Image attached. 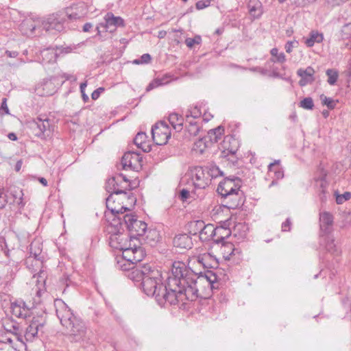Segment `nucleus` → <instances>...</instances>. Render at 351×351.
Wrapping results in <instances>:
<instances>
[{
  "label": "nucleus",
  "mask_w": 351,
  "mask_h": 351,
  "mask_svg": "<svg viewBox=\"0 0 351 351\" xmlns=\"http://www.w3.org/2000/svg\"><path fill=\"white\" fill-rule=\"evenodd\" d=\"M173 243L174 247L181 249H190L193 245L192 239L187 234H177L174 237Z\"/></svg>",
  "instance_id": "aec40b11"
},
{
  "label": "nucleus",
  "mask_w": 351,
  "mask_h": 351,
  "mask_svg": "<svg viewBox=\"0 0 351 351\" xmlns=\"http://www.w3.org/2000/svg\"><path fill=\"white\" fill-rule=\"evenodd\" d=\"M7 202L6 195L3 194V189L0 187V210L5 206Z\"/></svg>",
  "instance_id": "5fc2aeb1"
},
{
  "label": "nucleus",
  "mask_w": 351,
  "mask_h": 351,
  "mask_svg": "<svg viewBox=\"0 0 351 351\" xmlns=\"http://www.w3.org/2000/svg\"><path fill=\"white\" fill-rule=\"evenodd\" d=\"M319 221L321 230L324 233H328L329 232L330 227L333 223L332 215L328 212H324L320 214Z\"/></svg>",
  "instance_id": "393cba45"
},
{
  "label": "nucleus",
  "mask_w": 351,
  "mask_h": 351,
  "mask_svg": "<svg viewBox=\"0 0 351 351\" xmlns=\"http://www.w3.org/2000/svg\"><path fill=\"white\" fill-rule=\"evenodd\" d=\"M300 106L306 110H312L314 104L311 97H305L300 103Z\"/></svg>",
  "instance_id": "49530a36"
},
{
  "label": "nucleus",
  "mask_w": 351,
  "mask_h": 351,
  "mask_svg": "<svg viewBox=\"0 0 351 351\" xmlns=\"http://www.w3.org/2000/svg\"><path fill=\"white\" fill-rule=\"evenodd\" d=\"M46 323L45 317L38 315L34 317L26 328L25 338L27 341H33L38 336L39 332H43V329Z\"/></svg>",
  "instance_id": "9b49d317"
},
{
  "label": "nucleus",
  "mask_w": 351,
  "mask_h": 351,
  "mask_svg": "<svg viewBox=\"0 0 351 351\" xmlns=\"http://www.w3.org/2000/svg\"><path fill=\"white\" fill-rule=\"evenodd\" d=\"M324 247L326 251L334 256H338L340 250L335 243V240L330 236H326L324 238Z\"/></svg>",
  "instance_id": "c756f323"
},
{
  "label": "nucleus",
  "mask_w": 351,
  "mask_h": 351,
  "mask_svg": "<svg viewBox=\"0 0 351 351\" xmlns=\"http://www.w3.org/2000/svg\"><path fill=\"white\" fill-rule=\"evenodd\" d=\"M231 234L230 230L223 227L215 228V237L213 241L216 243H223L226 238L228 237Z\"/></svg>",
  "instance_id": "a878e982"
},
{
  "label": "nucleus",
  "mask_w": 351,
  "mask_h": 351,
  "mask_svg": "<svg viewBox=\"0 0 351 351\" xmlns=\"http://www.w3.org/2000/svg\"><path fill=\"white\" fill-rule=\"evenodd\" d=\"M114 201L112 195H110L106 199V207L109 210H110V212L112 214L123 213L128 210V208L125 206H121L119 208L113 207L112 206H111V203H114Z\"/></svg>",
  "instance_id": "f704fd0d"
},
{
  "label": "nucleus",
  "mask_w": 351,
  "mask_h": 351,
  "mask_svg": "<svg viewBox=\"0 0 351 351\" xmlns=\"http://www.w3.org/2000/svg\"><path fill=\"white\" fill-rule=\"evenodd\" d=\"M121 176H115L108 179L106 182V190L110 195L126 194V186L122 185L121 182Z\"/></svg>",
  "instance_id": "f3484780"
},
{
  "label": "nucleus",
  "mask_w": 351,
  "mask_h": 351,
  "mask_svg": "<svg viewBox=\"0 0 351 351\" xmlns=\"http://www.w3.org/2000/svg\"><path fill=\"white\" fill-rule=\"evenodd\" d=\"M128 278L140 282L144 293L148 296H154L160 306L177 304L175 293L171 292L168 284L162 285L161 274L154 265L140 264L133 267L128 273Z\"/></svg>",
  "instance_id": "f03ea898"
},
{
  "label": "nucleus",
  "mask_w": 351,
  "mask_h": 351,
  "mask_svg": "<svg viewBox=\"0 0 351 351\" xmlns=\"http://www.w3.org/2000/svg\"><path fill=\"white\" fill-rule=\"evenodd\" d=\"M12 313L16 317L26 319L32 314L29 308L23 300H16L11 304Z\"/></svg>",
  "instance_id": "a211bd4d"
},
{
  "label": "nucleus",
  "mask_w": 351,
  "mask_h": 351,
  "mask_svg": "<svg viewBox=\"0 0 351 351\" xmlns=\"http://www.w3.org/2000/svg\"><path fill=\"white\" fill-rule=\"evenodd\" d=\"M147 227L146 223L137 220V221H134V225H131V229L129 231L134 239L135 236L143 237L147 231Z\"/></svg>",
  "instance_id": "b1692460"
},
{
  "label": "nucleus",
  "mask_w": 351,
  "mask_h": 351,
  "mask_svg": "<svg viewBox=\"0 0 351 351\" xmlns=\"http://www.w3.org/2000/svg\"><path fill=\"white\" fill-rule=\"evenodd\" d=\"M124 20L121 16H115L112 12H107L104 17V22L99 23L96 27L97 35L101 36V32H108L112 33L119 27H124Z\"/></svg>",
  "instance_id": "423d86ee"
},
{
  "label": "nucleus",
  "mask_w": 351,
  "mask_h": 351,
  "mask_svg": "<svg viewBox=\"0 0 351 351\" xmlns=\"http://www.w3.org/2000/svg\"><path fill=\"white\" fill-rule=\"evenodd\" d=\"M212 258L210 254H204L203 256L198 258V262L202 264L204 267H214L218 265L217 261L215 260L213 261V264H208V261Z\"/></svg>",
  "instance_id": "58836bf2"
},
{
  "label": "nucleus",
  "mask_w": 351,
  "mask_h": 351,
  "mask_svg": "<svg viewBox=\"0 0 351 351\" xmlns=\"http://www.w3.org/2000/svg\"><path fill=\"white\" fill-rule=\"evenodd\" d=\"M280 163V160H276L273 162L270 163L268 165V170H269V172H272L273 171V169L276 168V165H279Z\"/></svg>",
  "instance_id": "e2e57ef3"
},
{
  "label": "nucleus",
  "mask_w": 351,
  "mask_h": 351,
  "mask_svg": "<svg viewBox=\"0 0 351 351\" xmlns=\"http://www.w3.org/2000/svg\"><path fill=\"white\" fill-rule=\"evenodd\" d=\"M202 117H203V120L205 122H208V121H210L211 119V118H213V116L210 113L205 112L204 113V114L202 115Z\"/></svg>",
  "instance_id": "338daca9"
},
{
  "label": "nucleus",
  "mask_w": 351,
  "mask_h": 351,
  "mask_svg": "<svg viewBox=\"0 0 351 351\" xmlns=\"http://www.w3.org/2000/svg\"><path fill=\"white\" fill-rule=\"evenodd\" d=\"M66 15L64 12L60 11L48 16L42 23L43 29L46 32H62L64 29Z\"/></svg>",
  "instance_id": "6e6552de"
},
{
  "label": "nucleus",
  "mask_w": 351,
  "mask_h": 351,
  "mask_svg": "<svg viewBox=\"0 0 351 351\" xmlns=\"http://www.w3.org/2000/svg\"><path fill=\"white\" fill-rule=\"evenodd\" d=\"M119 219V221L114 226L108 227L109 245L111 247L120 250L125 247H128V245L133 241V237L128 236L127 234L121 232L118 226H121L122 223Z\"/></svg>",
  "instance_id": "20e7f679"
},
{
  "label": "nucleus",
  "mask_w": 351,
  "mask_h": 351,
  "mask_svg": "<svg viewBox=\"0 0 351 351\" xmlns=\"http://www.w3.org/2000/svg\"><path fill=\"white\" fill-rule=\"evenodd\" d=\"M297 74L301 77L299 81V84L301 86H304L308 84H311L315 80L313 77L315 70L311 66H308L306 69H298Z\"/></svg>",
  "instance_id": "6ab92c4d"
},
{
  "label": "nucleus",
  "mask_w": 351,
  "mask_h": 351,
  "mask_svg": "<svg viewBox=\"0 0 351 351\" xmlns=\"http://www.w3.org/2000/svg\"><path fill=\"white\" fill-rule=\"evenodd\" d=\"M123 220L128 230L131 229V225H134V221H137V219L132 215H125Z\"/></svg>",
  "instance_id": "de8ad7c7"
},
{
  "label": "nucleus",
  "mask_w": 351,
  "mask_h": 351,
  "mask_svg": "<svg viewBox=\"0 0 351 351\" xmlns=\"http://www.w3.org/2000/svg\"><path fill=\"white\" fill-rule=\"evenodd\" d=\"M202 116L200 107L197 106H191L186 112V121L193 120L199 118Z\"/></svg>",
  "instance_id": "72a5a7b5"
},
{
  "label": "nucleus",
  "mask_w": 351,
  "mask_h": 351,
  "mask_svg": "<svg viewBox=\"0 0 351 351\" xmlns=\"http://www.w3.org/2000/svg\"><path fill=\"white\" fill-rule=\"evenodd\" d=\"M191 178L195 189H204L209 186L211 182L207 168L195 167L191 171Z\"/></svg>",
  "instance_id": "9d476101"
},
{
  "label": "nucleus",
  "mask_w": 351,
  "mask_h": 351,
  "mask_svg": "<svg viewBox=\"0 0 351 351\" xmlns=\"http://www.w3.org/2000/svg\"><path fill=\"white\" fill-rule=\"evenodd\" d=\"M217 277L212 271L207 270L203 274L194 272L186 264L176 261L172 265L171 276L168 278V286L171 293H175L177 304L185 300L193 301L198 298V287L207 286L213 289Z\"/></svg>",
  "instance_id": "f257e3e1"
},
{
  "label": "nucleus",
  "mask_w": 351,
  "mask_h": 351,
  "mask_svg": "<svg viewBox=\"0 0 351 351\" xmlns=\"http://www.w3.org/2000/svg\"><path fill=\"white\" fill-rule=\"evenodd\" d=\"M320 99L322 104L326 106L330 110L334 109L338 102V101H335L332 98L328 97L324 95H322Z\"/></svg>",
  "instance_id": "37998d69"
},
{
  "label": "nucleus",
  "mask_w": 351,
  "mask_h": 351,
  "mask_svg": "<svg viewBox=\"0 0 351 351\" xmlns=\"http://www.w3.org/2000/svg\"><path fill=\"white\" fill-rule=\"evenodd\" d=\"M51 121L46 116H40L27 122L29 128L32 133L40 138L49 137L53 131Z\"/></svg>",
  "instance_id": "39448f33"
},
{
  "label": "nucleus",
  "mask_w": 351,
  "mask_h": 351,
  "mask_svg": "<svg viewBox=\"0 0 351 351\" xmlns=\"http://www.w3.org/2000/svg\"><path fill=\"white\" fill-rule=\"evenodd\" d=\"M304 43L308 47H313L315 43H321L324 40V35L318 31L312 30L306 37L303 38Z\"/></svg>",
  "instance_id": "4be33fe9"
},
{
  "label": "nucleus",
  "mask_w": 351,
  "mask_h": 351,
  "mask_svg": "<svg viewBox=\"0 0 351 351\" xmlns=\"http://www.w3.org/2000/svg\"><path fill=\"white\" fill-rule=\"evenodd\" d=\"M202 38L200 36H195L194 38H187L185 40L186 46L189 48H192L195 45H199L201 43Z\"/></svg>",
  "instance_id": "09e8293b"
},
{
  "label": "nucleus",
  "mask_w": 351,
  "mask_h": 351,
  "mask_svg": "<svg viewBox=\"0 0 351 351\" xmlns=\"http://www.w3.org/2000/svg\"><path fill=\"white\" fill-rule=\"evenodd\" d=\"M142 156L135 152H128L121 158V165L123 169H131L138 171L143 166Z\"/></svg>",
  "instance_id": "f8f14e48"
},
{
  "label": "nucleus",
  "mask_w": 351,
  "mask_h": 351,
  "mask_svg": "<svg viewBox=\"0 0 351 351\" xmlns=\"http://www.w3.org/2000/svg\"><path fill=\"white\" fill-rule=\"evenodd\" d=\"M221 252L223 254V257L226 260H230V257L235 254V252H238V250L235 249L234 245L232 243L226 242L222 243Z\"/></svg>",
  "instance_id": "7c9ffc66"
},
{
  "label": "nucleus",
  "mask_w": 351,
  "mask_h": 351,
  "mask_svg": "<svg viewBox=\"0 0 351 351\" xmlns=\"http://www.w3.org/2000/svg\"><path fill=\"white\" fill-rule=\"evenodd\" d=\"M117 176H121V182L122 185L126 186L127 189L128 186H129V180L126 178L125 176L123 175L122 173L117 174Z\"/></svg>",
  "instance_id": "0e129e2a"
},
{
  "label": "nucleus",
  "mask_w": 351,
  "mask_h": 351,
  "mask_svg": "<svg viewBox=\"0 0 351 351\" xmlns=\"http://www.w3.org/2000/svg\"><path fill=\"white\" fill-rule=\"evenodd\" d=\"M65 328L68 330V339L71 343H79L84 348L90 344L92 332L81 318L75 319Z\"/></svg>",
  "instance_id": "7ed1b4c3"
},
{
  "label": "nucleus",
  "mask_w": 351,
  "mask_h": 351,
  "mask_svg": "<svg viewBox=\"0 0 351 351\" xmlns=\"http://www.w3.org/2000/svg\"><path fill=\"white\" fill-rule=\"evenodd\" d=\"M169 122L178 132H180L182 129L183 126V118L177 113H171L169 116Z\"/></svg>",
  "instance_id": "2f4dec72"
},
{
  "label": "nucleus",
  "mask_w": 351,
  "mask_h": 351,
  "mask_svg": "<svg viewBox=\"0 0 351 351\" xmlns=\"http://www.w3.org/2000/svg\"><path fill=\"white\" fill-rule=\"evenodd\" d=\"M143 239L145 242L153 247L155 246L160 239L159 232L156 229H150L145 232Z\"/></svg>",
  "instance_id": "5701e85b"
},
{
  "label": "nucleus",
  "mask_w": 351,
  "mask_h": 351,
  "mask_svg": "<svg viewBox=\"0 0 351 351\" xmlns=\"http://www.w3.org/2000/svg\"><path fill=\"white\" fill-rule=\"evenodd\" d=\"M240 182L241 180L238 178H227L219 184L217 191L221 197L227 196L228 193L237 191V190L240 189Z\"/></svg>",
  "instance_id": "4468645a"
},
{
  "label": "nucleus",
  "mask_w": 351,
  "mask_h": 351,
  "mask_svg": "<svg viewBox=\"0 0 351 351\" xmlns=\"http://www.w3.org/2000/svg\"><path fill=\"white\" fill-rule=\"evenodd\" d=\"M200 239L202 240L213 239L215 237V227L213 224H206L202 231L199 232Z\"/></svg>",
  "instance_id": "473e14b6"
},
{
  "label": "nucleus",
  "mask_w": 351,
  "mask_h": 351,
  "mask_svg": "<svg viewBox=\"0 0 351 351\" xmlns=\"http://www.w3.org/2000/svg\"><path fill=\"white\" fill-rule=\"evenodd\" d=\"M328 171L325 169L324 165L322 164H320L317 171L315 176L314 181L315 186L319 188L321 191L320 195V199L322 201H324L326 199V196L325 195L326 193V189L327 187L328 183L326 180V177L327 176Z\"/></svg>",
  "instance_id": "2eb2a0df"
},
{
  "label": "nucleus",
  "mask_w": 351,
  "mask_h": 351,
  "mask_svg": "<svg viewBox=\"0 0 351 351\" xmlns=\"http://www.w3.org/2000/svg\"><path fill=\"white\" fill-rule=\"evenodd\" d=\"M186 122L189 123V125L187 126V130L190 135L193 136H197L200 128L197 124V122L193 120L186 121Z\"/></svg>",
  "instance_id": "ea45409f"
},
{
  "label": "nucleus",
  "mask_w": 351,
  "mask_h": 351,
  "mask_svg": "<svg viewBox=\"0 0 351 351\" xmlns=\"http://www.w3.org/2000/svg\"><path fill=\"white\" fill-rule=\"evenodd\" d=\"M298 46V42L295 40L288 41L285 45V50L287 53H291L293 48Z\"/></svg>",
  "instance_id": "864d4df0"
},
{
  "label": "nucleus",
  "mask_w": 351,
  "mask_h": 351,
  "mask_svg": "<svg viewBox=\"0 0 351 351\" xmlns=\"http://www.w3.org/2000/svg\"><path fill=\"white\" fill-rule=\"evenodd\" d=\"M261 8L262 4L258 0H250L248 3L249 12L254 19H258L262 15Z\"/></svg>",
  "instance_id": "bb28decb"
},
{
  "label": "nucleus",
  "mask_w": 351,
  "mask_h": 351,
  "mask_svg": "<svg viewBox=\"0 0 351 351\" xmlns=\"http://www.w3.org/2000/svg\"><path fill=\"white\" fill-rule=\"evenodd\" d=\"M128 247H125L120 250L123 252V258L132 263V258L133 256V245H132V243H130V242Z\"/></svg>",
  "instance_id": "c03bdc74"
},
{
  "label": "nucleus",
  "mask_w": 351,
  "mask_h": 351,
  "mask_svg": "<svg viewBox=\"0 0 351 351\" xmlns=\"http://www.w3.org/2000/svg\"><path fill=\"white\" fill-rule=\"evenodd\" d=\"M351 198V193L350 192H345L342 195H338L336 197V202L338 204H341L344 202L349 200Z\"/></svg>",
  "instance_id": "3c124183"
},
{
  "label": "nucleus",
  "mask_w": 351,
  "mask_h": 351,
  "mask_svg": "<svg viewBox=\"0 0 351 351\" xmlns=\"http://www.w3.org/2000/svg\"><path fill=\"white\" fill-rule=\"evenodd\" d=\"M145 256V253L143 249L138 246L137 247L136 244L133 245V256L132 258V263H137L141 261Z\"/></svg>",
  "instance_id": "c9c22d12"
},
{
  "label": "nucleus",
  "mask_w": 351,
  "mask_h": 351,
  "mask_svg": "<svg viewBox=\"0 0 351 351\" xmlns=\"http://www.w3.org/2000/svg\"><path fill=\"white\" fill-rule=\"evenodd\" d=\"M154 142L158 145H165L171 137V132L167 124L163 121L156 123L152 128Z\"/></svg>",
  "instance_id": "1a4fd4ad"
},
{
  "label": "nucleus",
  "mask_w": 351,
  "mask_h": 351,
  "mask_svg": "<svg viewBox=\"0 0 351 351\" xmlns=\"http://www.w3.org/2000/svg\"><path fill=\"white\" fill-rule=\"evenodd\" d=\"M147 137L145 132H138L134 139V144L145 152H149L151 150L149 145L146 143Z\"/></svg>",
  "instance_id": "cd10ccee"
},
{
  "label": "nucleus",
  "mask_w": 351,
  "mask_h": 351,
  "mask_svg": "<svg viewBox=\"0 0 351 351\" xmlns=\"http://www.w3.org/2000/svg\"><path fill=\"white\" fill-rule=\"evenodd\" d=\"M61 12H64L66 14V21L67 20H69V21L76 20L77 19L80 18V16H78V14L77 13H69L68 10H62Z\"/></svg>",
  "instance_id": "13d9d810"
},
{
  "label": "nucleus",
  "mask_w": 351,
  "mask_h": 351,
  "mask_svg": "<svg viewBox=\"0 0 351 351\" xmlns=\"http://www.w3.org/2000/svg\"><path fill=\"white\" fill-rule=\"evenodd\" d=\"M42 243L39 239L34 240L29 245V250L30 256L36 259V262L41 264L38 261V256L42 252Z\"/></svg>",
  "instance_id": "c85d7f7f"
},
{
  "label": "nucleus",
  "mask_w": 351,
  "mask_h": 351,
  "mask_svg": "<svg viewBox=\"0 0 351 351\" xmlns=\"http://www.w3.org/2000/svg\"><path fill=\"white\" fill-rule=\"evenodd\" d=\"M37 23L32 18L24 19L20 24L19 29L23 34L32 36L36 29Z\"/></svg>",
  "instance_id": "412c9836"
},
{
  "label": "nucleus",
  "mask_w": 351,
  "mask_h": 351,
  "mask_svg": "<svg viewBox=\"0 0 351 351\" xmlns=\"http://www.w3.org/2000/svg\"><path fill=\"white\" fill-rule=\"evenodd\" d=\"M189 191L184 189L180 191L179 197L182 201L184 202L189 198Z\"/></svg>",
  "instance_id": "bf43d9fd"
},
{
  "label": "nucleus",
  "mask_w": 351,
  "mask_h": 351,
  "mask_svg": "<svg viewBox=\"0 0 351 351\" xmlns=\"http://www.w3.org/2000/svg\"><path fill=\"white\" fill-rule=\"evenodd\" d=\"M195 6L197 10H202L206 8V5H204V0L197 1Z\"/></svg>",
  "instance_id": "69168bd1"
},
{
  "label": "nucleus",
  "mask_w": 351,
  "mask_h": 351,
  "mask_svg": "<svg viewBox=\"0 0 351 351\" xmlns=\"http://www.w3.org/2000/svg\"><path fill=\"white\" fill-rule=\"evenodd\" d=\"M291 221L289 219H287L285 222L282 223V230L284 232L289 231L291 229Z\"/></svg>",
  "instance_id": "052dcab7"
},
{
  "label": "nucleus",
  "mask_w": 351,
  "mask_h": 351,
  "mask_svg": "<svg viewBox=\"0 0 351 351\" xmlns=\"http://www.w3.org/2000/svg\"><path fill=\"white\" fill-rule=\"evenodd\" d=\"M5 54L10 58H16L19 55V53L15 51H5Z\"/></svg>",
  "instance_id": "774afa93"
},
{
  "label": "nucleus",
  "mask_w": 351,
  "mask_h": 351,
  "mask_svg": "<svg viewBox=\"0 0 351 351\" xmlns=\"http://www.w3.org/2000/svg\"><path fill=\"white\" fill-rule=\"evenodd\" d=\"M270 53L272 57L275 58H271V61L273 62H280L283 63L286 61V57L284 53H278V49L277 48H273L270 51Z\"/></svg>",
  "instance_id": "4c0bfd02"
},
{
  "label": "nucleus",
  "mask_w": 351,
  "mask_h": 351,
  "mask_svg": "<svg viewBox=\"0 0 351 351\" xmlns=\"http://www.w3.org/2000/svg\"><path fill=\"white\" fill-rule=\"evenodd\" d=\"M151 60V56L149 53H145L141 56L139 59L134 60V63L136 64L148 63Z\"/></svg>",
  "instance_id": "603ef678"
},
{
  "label": "nucleus",
  "mask_w": 351,
  "mask_h": 351,
  "mask_svg": "<svg viewBox=\"0 0 351 351\" xmlns=\"http://www.w3.org/2000/svg\"><path fill=\"white\" fill-rule=\"evenodd\" d=\"M326 73L327 76L328 77L327 80L328 83L330 85H334L336 83L339 77L338 72L336 70L328 69L326 70Z\"/></svg>",
  "instance_id": "79ce46f5"
},
{
  "label": "nucleus",
  "mask_w": 351,
  "mask_h": 351,
  "mask_svg": "<svg viewBox=\"0 0 351 351\" xmlns=\"http://www.w3.org/2000/svg\"><path fill=\"white\" fill-rule=\"evenodd\" d=\"M224 129L221 126H219L208 132V135L212 141L217 143L221 138V135L223 134Z\"/></svg>",
  "instance_id": "e433bc0d"
},
{
  "label": "nucleus",
  "mask_w": 351,
  "mask_h": 351,
  "mask_svg": "<svg viewBox=\"0 0 351 351\" xmlns=\"http://www.w3.org/2000/svg\"><path fill=\"white\" fill-rule=\"evenodd\" d=\"M205 223L203 221H195V228H196V230L197 231H199V232L200 231H202L203 230V228H204L205 226Z\"/></svg>",
  "instance_id": "680f3d73"
},
{
  "label": "nucleus",
  "mask_w": 351,
  "mask_h": 351,
  "mask_svg": "<svg viewBox=\"0 0 351 351\" xmlns=\"http://www.w3.org/2000/svg\"><path fill=\"white\" fill-rule=\"evenodd\" d=\"M87 86V82H83L80 84V92L82 93V97L84 102L88 101L89 98L87 95H86L85 88Z\"/></svg>",
  "instance_id": "4d7b16f0"
},
{
  "label": "nucleus",
  "mask_w": 351,
  "mask_h": 351,
  "mask_svg": "<svg viewBox=\"0 0 351 351\" xmlns=\"http://www.w3.org/2000/svg\"><path fill=\"white\" fill-rule=\"evenodd\" d=\"M222 197L224 198V206L228 209H236L243 205L244 202L243 192L240 189L237 190V191L228 193L227 196H222Z\"/></svg>",
  "instance_id": "dca6fc26"
},
{
  "label": "nucleus",
  "mask_w": 351,
  "mask_h": 351,
  "mask_svg": "<svg viewBox=\"0 0 351 351\" xmlns=\"http://www.w3.org/2000/svg\"><path fill=\"white\" fill-rule=\"evenodd\" d=\"M54 306L58 318L62 326L65 328L79 317L75 316L71 309L61 299H56L54 301Z\"/></svg>",
  "instance_id": "0eeeda50"
},
{
  "label": "nucleus",
  "mask_w": 351,
  "mask_h": 351,
  "mask_svg": "<svg viewBox=\"0 0 351 351\" xmlns=\"http://www.w3.org/2000/svg\"><path fill=\"white\" fill-rule=\"evenodd\" d=\"M168 81L165 80L163 78H156L152 81L146 88L147 91H149L159 86L165 84Z\"/></svg>",
  "instance_id": "a18cd8bd"
},
{
  "label": "nucleus",
  "mask_w": 351,
  "mask_h": 351,
  "mask_svg": "<svg viewBox=\"0 0 351 351\" xmlns=\"http://www.w3.org/2000/svg\"><path fill=\"white\" fill-rule=\"evenodd\" d=\"M222 147L224 149L221 152V157L227 158L228 160L234 163L237 161L235 154L238 148L237 140L232 136H226L223 141Z\"/></svg>",
  "instance_id": "ddd939ff"
},
{
  "label": "nucleus",
  "mask_w": 351,
  "mask_h": 351,
  "mask_svg": "<svg viewBox=\"0 0 351 351\" xmlns=\"http://www.w3.org/2000/svg\"><path fill=\"white\" fill-rule=\"evenodd\" d=\"M34 282L38 286V289H40V285L44 284L46 280V273L43 270H40L37 274L33 276Z\"/></svg>",
  "instance_id": "a19ab883"
},
{
  "label": "nucleus",
  "mask_w": 351,
  "mask_h": 351,
  "mask_svg": "<svg viewBox=\"0 0 351 351\" xmlns=\"http://www.w3.org/2000/svg\"><path fill=\"white\" fill-rule=\"evenodd\" d=\"M272 172H274L275 178L276 180L282 179L284 177V171L279 167H277L276 168L273 169V171Z\"/></svg>",
  "instance_id": "6e6d98bb"
},
{
  "label": "nucleus",
  "mask_w": 351,
  "mask_h": 351,
  "mask_svg": "<svg viewBox=\"0 0 351 351\" xmlns=\"http://www.w3.org/2000/svg\"><path fill=\"white\" fill-rule=\"evenodd\" d=\"M207 173L210 175V178H217L218 176H222V171L217 166H212L210 169L207 168Z\"/></svg>",
  "instance_id": "8fccbe9b"
}]
</instances>
